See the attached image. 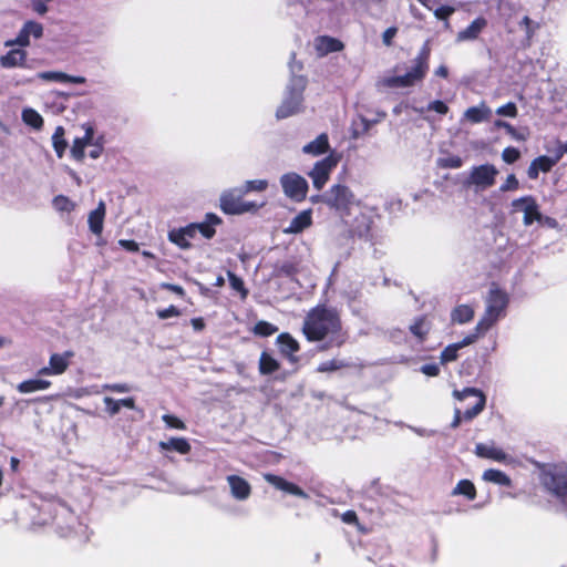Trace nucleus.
Segmentation results:
<instances>
[{"mask_svg":"<svg viewBox=\"0 0 567 567\" xmlns=\"http://www.w3.org/2000/svg\"><path fill=\"white\" fill-rule=\"evenodd\" d=\"M302 331L309 341H323L324 349L340 347L346 340L338 312L324 306H318L308 312Z\"/></svg>","mask_w":567,"mask_h":567,"instance_id":"nucleus-1","label":"nucleus"},{"mask_svg":"<svg viewBox=\"0 0 567 567\" xmlns=\"http://www.w3.org/2000/svg\"><path fill=\"white\" fill-rule=\"evenodd\" d=\"M307 86V80L303 76L291 78L284 95L281 104L276 111V117L287 118L298 114L302 110L303 91Z\"/></svg>","mask_w":567,"mask_h":567,"instance_id":"nucleus-2","label":"nucleus"},{"mask_svg":"<svg viewBox=\"0 0 567 567\" xmlns=\"http://www.w3.org/2000/svg\"><path fill=\"white\" fill-rule=\"evenodd\" d=\"M485 302V313L476 324V330L478 332H486L505 315L508 297L496 286H492Z\"/></svg>","mask_w":567,"mask_h":567,"instance_id":"nucleus-3","label":"nucleus"},{"mask_svg":"<svg viewBox=\"0 0 567 567\" xmlns=\"http://www.w3.org/2000/svg\"><path fill=\"white\" fill-rule=\"evenodd\" d=\"M453 396L461 402L468 399H473L474 402L473 406L467 408L463 413L460 408H455L454 419L451 423L452 427H457L462 421H471L476 417L484 410L486 404V396L481 390L475 388H465L462 391L454 390Z\"/></svg>","mask_w":567,"mask_h":567,"instance_id":"nucleus-4","label":"nucleus"},{"mask_svg":"<svg viewBox=\"0 0 567 567\" xmlns=\"http://www.w3.org/2000/svg\"><path fill=\"white\" fill-rule=\"evenodd\" d=\"M429 51H423L414 60L411 69L403 75H392L383 79L388 87H410L421 82L429 69Z\"/></svg>","mask_w":567,"mask_h":567,"instance_id":"nucleus-5","label":"nucleus"},{"mask_svg":"<svg viewBox=\"0 0 567 567\" xmlns=\"http://www.w3.org/2000/svg\"><path fill=\"white\" fill-rule=\"evenodd\" d=\"M539 470V480L548 492L558 497L567 495V465L545 464Z\"/></svg>","mask_w":567,"mask_h":567,"instance_id":"nucleus-6","label":"nucleus"},{"mask_svg":"<svg viewBox=\"0 0 567 567\" xmlns=\"http://www.w3.org/2000/svg\"><path fill=\"white\" fill-rule=\"evenodd\" d=\"M280 185L284 194L295 202H301L307 196L308 182L295 172L284 174L280 177Z\"/></svg>","mask_w":567,"mask_h":567,"instance_id":"nucleus-7","label":"nucleus"},{"mask_svg":"<svg viewBox=\"0 0 567 567\" xmlns=\"http://www.w3.org/2000/svg\"><path fill=\"white\" fill-rule=\"evenodd\" d=\"M339 158L333 154H330L315 164L312 171L309 173L315 188L318 190L323 188L330 177V173L337 166Z\"/></svg>","mask_w":567,"mask_h":567,"instance_id":"nucleus-8","label":"nucleus"},{"mask_svg":"<svg viewBox=\"0 0 567 567\" xmlns=\"http://www.w3.org/2000/svg\"><path fill=\"white\" fill-rule=\"evenodd\" d=\"M498 171L494 165L484 164L472 168L468 184L478 189H486L494 185Z\"/></svg>","mask_w":567,"mask_h":567,"instance_id":"nucleus-9","label":"nucleus"},{"mask_svg":"<svg viewBox=\"0 0 567 567\" xmlns=\"http://www.w3.org/2000/svg\"><path fill=\"white\" fill-rule=\"evenodd\" d=\"M324 202L338 210H347L354 202V196L347 186L334 185L330 188Z\"/></svg>","mask_w":567,"mask_h":567,"instance_id":"nucleus-10","label":"nucleus"},{"mask_svg":"<svg viewBox=\"0 0 567 567\" xmlns=\"http://www.w3.org/2000/svg\"><path fill=\"white\" fill-rule=\"evenodd\" d=\"M73 357V352L65 351L63 353H53L50 357L49 365L43 367L38 371V375H61L63 374L69 365L70 360Z\"/></svg>","mask_w":567,"mask_h":567,"instance_id":"nucleus-11","label":"nucleus"},{"mask_svg":"<svg viewBox=\"0 0 567 567\" xmlns=\"http://www.w3.org/2000/svg\"><path fill=\"white\" fill-rule=\"evenodd\" d=\"M512 205L514 208L520 209L524 213L523 221L525 226H529L534 221H539L542 219L538 205L532 196H525L515 199L513 200Z\"/></svg>","mask_w":567,"mask_h":567,"instance_id":"nucleus-12","label":"nucleus"},{"mask_svg":"<svg viewBox=\"0 0 567 567\" xmlns=\"http://www.w3.org/2000/svg\"><path fill=\"white\" fill-rule=\"evenodd\" d=\"M82 130H83L84 134L80 137H76L71 147V155L73 156L74 159H76L79 162L84 159L85 148L87 146H91L93 144V142L95 141L94 128L92 125H90L87 123L83 124Z\"/></svg>","mask_w":567,"mask_h":567,"instance_id":"nucleus-13","label":"nucleus"},{"mask_svg":"<svg viewBox=\"0 0 567 567\" xmlns=\"http://www.w3.org/2000/svg\"><path fill=\"white\" fill-rule=\"evenodd\" d=\"M220 208L226 214H243L256 209L257 206L252 203L243 202L240 198L235 197L233 193L228 192L220 196Z\"/></svg>","mask_w":567,"mask_h":567,"instance_id":"nucleus-14","label":"nucleus"},{"mask_svg":"<svg viewBox=\"0 0 567 567\" xmlns=\"http://www.w3.org/2000/svg\"><path fill=\"white\" fill-rule=\"evenodd\" d=\"M563 152L556 151L554 157H548L545 155L538 156L535 158L527 171L528 177L532 179H536L538 177L539 172L547 173L549 172L561 158Z\"/></svg>","mask_w":567,"mask_h":567,"instance_id":"nucleus-15","label":"nucleus"},{"mask_svg":"<svg viewBox=\"0 0 567 567\" xmlns=\"http://www.w3.org/2000/svg\"><path fill=\"white\" fill-rule=\"evenodd\" d=\"M226 481L229 486L230 495L237 501H246L251 495V485L244 477L238 475H228Z\"/></svg>","mask_w":567,"mask_h":567,"instance_id":"nucleus-16","label":"nucleus"},{"mask_svg":"<svg viewBox=\"0 0 567 567\" xmlns=\"http://www.w3.org/2000/svg\"><path fill=\"white\" fill-rule=\"evenodd\" d=\"M475 454L483 458H489L501 463H509L512 458L494 443H478L475 446Z\"/></svg>","mask_w":567,"mask_h":567,"instance_id":"nucleus-17","label":"nucleus"},{"mask_svg":"<svg viewBox=\"0 0 567 567\" xmlns=\"http://www.w3.org/2000/svg\"><path fill=\"white\" fill-rule=\"evenodd\" d=\"M196 237L195 227L189 224L185 227L172 229L168 233V239L182 249L190 247V240Z\"/></svg>","mask_w":567,"mask_h":567,"instance_id":"nucleus-18","label":"nucleus"},{"mask_svg":"<svg viewBox=\"0 0 567 567\" xmlns=\"http://www.w3.org/2000/svg\"><path fill=\"white\" fill-rule=\"evenodd\" d=\"M264 478L275 486L277 489L284 491L286 493L292 494L298 497L308 498V494L305 493L299 486L296 484L286 481L285 478L274 475V474H265Z\"/></svg>","mask_w":567,"mask_h":567,"instance_id":"nucleus-19","label":"nucleus"},{"mask_svg":"<svg viewBox=\"0 0 567 567\" xmlns=\"http://www.w3.org/2000/svg\"><path fill=\"white\" fill-rule=\"evenodd\" d=\"M37 78L45 81V82H56V83H74V84H83L86 82L84 76L80 75H69L61 71H44L39 72Z\"/></svg>","mask_w":567,"mask_h":567,"instance_id":"nucleus-20","label":"nucleus"},{"mask_svg":"<svg viewBox=\"0 0 567 567\" xmlns=\"http://www.w3.org/2000/svg\"><path fill=\"white\" fill-rule=\"evenodd\" d=\"M106 207L104 202H100L97 207L89 214L87 224L92 234L101 236L103 231Z\"/></svg>","mask_w":567,"mask_h":567,"instance_id":"nucleus-21","label":"nucleus"},{"mask_svg":"<svg viewBox=\"0 0 567 567\" xmlns=\"http://www.w3.org/2000/svg\"><path fill=\"white\" fill-rule=\"evenodd\" d=\"M313 45L319 56L341 51L343 48V44L339 40L331 37H318L315 39Z\"/></svg>","mask_w":567,"mask_h":567,"instance_id":"nucleus-22","label":"nucleus"},{"mask_svg":"<svg viewBox=\"0 0 567 567\" xmlns=\"http://www.w3.org/2000/svg\"><path fill=\"white\" fill-rule=\"evenodd\" d=\"M384 117H385L384 112H378L377 117L373 120H369L367 117L359 116L358 120L353 121V123H352V130H351L352 137L358 138V137L364 135L365 133H368L371 130V127L374 124L379 123Z\"/></svg>","mask_w":567,"mask_h":567,"instance_id":"nucleus-23","label":"nucleus"},{"mask_svg":"<svg viewBox=\"0 0 567 567\" xmlns=\"http://www.w3.org/2000/svg\"><path fill=\"white\" fill-rule=\"evenodd\" d=\"M312 224V212L306 209L300 212L291 221L290 225L284 229L285 234H299Z\"/></svg>","mask_w":567,"mask_h":567,"instance_id":"nucleus-24","label":"nucleus"},{"mask_svg":"<svg viewBox=\"0 0 567 567\" xmlns=\"http://www.w3.org/2000/svg\"><path fill=\"white\" fill-rule=\"evenodd\" d=\"M221 219L215 214H207L202 223L192 224L195 227V234H200L204 238L210 239L214 237L216 230L215 226L219 225Z\"/></svg>","mask_w":567,"mask_h":567,"instance_id":"nucleus-25","label":"nucleus"},{"mask_svg":"<svg viewBox=\"0 0 567 567\" xmlns=\"http://www.w3.org/2000/svg\"><path fill=\"white\" fill-rule=\"evenodd\" d=\"M487 21L484 18L475 19L466 29L460 31L456 35L457 42L472 41L477 39L480 33L486 27Z\"/></svg>","mask_w":567,"mask_h":567,"instance_id":"nucleus-26","label":"nucleus"},{"mask_svg":"<svg viewBox=\"0 0 567 567\" xmlns=\"http://www.w3.org/2000/svg\"><path fill=\"white\" fill-rule=\"evenodd\" d=\"M491 114V109L484 102H482L476 106L468 107L464 112L463 116L464 120L468 121L470 123L477 124L484 121H488Z\"/></svg>","mask_w":567,"mask_h":567,"instance_id":"nucleus-27","label":"nucleus"},{"mask_svg":"<svg viewBox=\"0 0 567 567\" xmlns=\"http://www.w3.org/2000/svg\"><path fill=\"white\" fill-rule=\"evenodd\" d=\"M329 138L326 133L320 134L316 140L307 143L302 152L307 155L319 156L329 151Z\"/></svg>","mask_w":567,"mask_h":567,"instance_id":"nucleus-28","label":"nucleus"},{"mask_svg":"<svg viewBox=\"0 0 567 567\" xmlns=\"http://www.w3.org/2000/svg\"><path fill=\"white\" fill-rule=\"evenodd\" d=\"M51 381L45 379H30L22 381L17 385V390L22 394L33 393L37 391H44L51 386Z\"/></svg>","mask_w":567,"mask_h":567,"instance_id":"nucleus-29","label":"nucleus"},{"mask_svg":"<svg viewBox=\"0 0 567 567\" xmlns=\"http://www.w3.org/2000/svg\"><path fill=\"white\" fill-rule=\"evenodd\" d=\"M474 309L468 305H460L451 312V320L454 323L464 324L474 318Z\"/></svg>","mask_w":567,"mask_h":567,"instance_id":"nucleus-30","label":"nucleus"},{"mask_svg":"<svg viewBox=\"0 0 567 567\" xmlns=\"http://www.w3.org/2000/svg\"><path fill=\"white\" fill-rule=\"evenodd\" d=\"M158 445L163 451L174 450L181 454H187L190 451V444L183 437H172L168 441L159 442Z\"/></svg>","mask_w":567,"mask_h":567,"instance_id":"nucleus-31","label":"nucleus"},{"mask_svg":"<svg viewBox=\"0 0 567 567\" xmlns=\"http://www.w3.org/2000/svg\"><path fill=\"white\" fill-rule=\"evenodd\" d=\"M25 56L27 53L23 50L14 49L0 58V64L3 68H13L22 64Z\"/></svg>","mask_w":567,"mask_h":567,"instance_id":"nucleus-32","label":"nucleus"},{"mask_svg":"<svg viewBox=\"0 0 567 567\" xmlns=\"http://www.w3.org/2000/svg\"><path fill=\"white\" fill-rule=\"evenodd\" d=\"M277 342L279 344L281 353L286 355H291L299 350L298 342L289 333L279 334L277 338Z\"/></svg>","mask_w":567,"mask_h":567,"instance_id":"nucleus-33","label":"nucleus"},{"mask_svg":"<svg viewBox=\"0 0 567 567\" xmlns=\"http://www.w3.org/2000/svg\"><path fill=\"white\" fill-rule=\"evenodd\" d=\"M452 495H463L467 499L473 501L476 497V488L474 484L468 480L460 481L452 491Z\"/></svg>","mask_w":567,"mask_h":567,"instance_id":"nucleus-34","label":"nucleus"},{"mask_svg":"<svg viewBox=\"0 0 567 567\" xmlns=\"http://www.w3.org/2000/svg\"><path fill=\"white\" fill-rule=\"evenodd\" d=\"M482 477L485 482L504 485V486L511 485L509 476H507L504 472L498 471V470H494V468L486 470L483 473Z\"/></svg>","mask_w":567,"mask_h":567,"instance_id":"nucleus-35","label":"nucleus"},{"mask_svg":"<svg viewBox=\"0 0 567 567\" xmlns=\"http://www.w3.org/2000/svg\"><path fill=\"white\" fill-rule=\"evenodd\" d=\"M22 121L35 130H40L43 125V118L40 113L31 107H27L22 111Z\"/></svg>","mask_w":567,"mask_h":567,"instance_id":"nucleus-36","label":"nucleus"},{"mask_svg":"<svg viewBox=\"0 0 567 567\" xmlns=\"http://www.w3.org/2000/svg\"><path fill=\"white\" fill-rule=\"evenodd\" d=\"M279 363L267 352H262L259 360V371L261 374H269L277 371Z\"/></svg>","mask_w":567,"mask_h":567,"instance_id":"nucleus-37","label":"nucleus"},{"mask_svg":"<svg viewBox=\"0 0 567 567\" xmlns=\"http://www.w3.org/2000/svg\"><path fill=\"white\" fill-rule=\"evenodd\" d=\"M415 112H417L420 115H424L427 112H435L437 114L444 115L449 112V106L445 102L441 100H435L430 102L425 107H415Z\"/></svg>","mask_w":567,"mask_h":567,"instance_id":"nucleus-38","label":"nucleus"},{"mask_svg":"<svg viewBox=\"0 0 567 567\" xmlns=\"http://www.w3.org/2000/svg\"><path fill=\"white\" fill-rule=\"evenodd\" d=\"M52 205L54 209L60 213H71L76 208V204L63 195L55 196L52 200Z\"/></svg>","mask_w":567,"mask_h":567,"instance_id":"nucleus-39","label":"nucleus"},{"mask_svg":"<svg viewBox=\"0 0 567 567\" xmlns=\"http://www.w3.org/2000/svg\"><path fill=\"white\" fill-rule=\"evenodd\" d=\"M430 329L431 324L424 317L415 320V322L410 327L411 332L420 340H423L425 338Z\"/></svg>","mask_w":567,"mask_h":567,"instance_id":"nucleus-40","label":"nucleus"},{"mask_svg":"<svg viewBox=\"0 0 567 567\" xmlns=\"http://www.w3.org/2000/svg\"><path fill=\"white\" fill-rule=\"evenodd\" d=\"M298 271V262L295 259H289L278 264L275 268L277 276H292Z\"/></svg>","mask_w":567,"mask_h":567,"instance_id":"nucleus-41","label":"nucleus"},{"mask_svg":"<svg viewBox=\"0 0 567 567\" xmlns=\"http://www.w3.org/2000/svg\"><path fill=\"white\" fill-rule=\"evenodd\" d=\"M53 147L59 157L63 156V153L66 148V142L64 140V131L62 127H58L52 136Z\"/></svg>","mask_w":567,"mask_h":567,"instance_id":"nucleus-42","label":"nucleus"},{"mask_svg":"<svg viewBox=\"0 0 567 567\" xmlns=\"http://www.w3.org/2000/svg\"><path fill=\"white\" fill-rule=\"evenodd\" d=\"M278 331V328L276 326H274L272 323L270 322H267V321H258L254 329H252V332L257 336H261V337H269L274 333H276Z\"/></svg>","mask_w":567,"mask_h":567,"instance_id":"nucleus-43","label":"nucleus"},{"mask_svg":"<svg viewBox=\"0 0 567 567\" xmlns=\"http://www.w3.org/2000/svg\"><path fill=\"white\" fill-rule=\"evenodd\" d=\"M461 349L456 346V343L449 344L440 355V361L442 364H446L455 361L458 358V351Z\"/></svg>","mask_w":567,"mask_h":567,"instance_id":"nucleus-44","label":"nucleus"},{"mask_svg":"<svg viewBox=\"0 0 567 567\" xmlns=\"http://www.w3.org/2000/svg\"><path fill=\"white\" fill-rule=\"evenodd\" d=\"M268 187V182L266 179H254L246 182L245 186L240 190L243 194L249 192H262Z\"/></svg>","mask_w":567,"mask_h":567,"instance_id":"nucleus-45","label":"nucleus"},{"mask_svg":"<svg viewBox=\"0 0 567 567\" xmlns=\"http://www.w3.org/2000/svg\"><path fill=\"white\" fill-rule=\"evenodd\" d=\"M227 276L229 279L230 287L234 290L238 291L241 295V298H246L248 295V291L245 288L244 281L231 271H228Z\"/></svg>","mask_w":567,"mask_h":567,"instance_id":"nucleus-46","label":"nucleus"},{"mask_svg":"<svg viewBox=\"0 0 567 567\" xmlns=\"http://www.w3.org/2000/svg\"><path fill=\"white\" fill-rule=\"evenodd\" d=\"M23 28L24 31H27V33L34 39H40L43 35L42 24L33 20L27 21L23 24Z\"/></svg>","mask_w":567,"mask_h":567,"instance_id":"nucleus-47","label":"nucleus"},{"mask_svg":"<svg viewBox=\"0 0 567 567\" xmlns=\"http://www.w3.org/2000/svg\"><path fill=\"white\" fill-rule=\"evenodd\" d=\"M496 114L499 116L514 118L517 116L518 110L515 103L508 102L507 104L497 107Z\"/></svg>","mask_w":567,"mask_h":567,"instance_id":"nucleus-48","label":"nucleus"},{"mask_svg":"<svg viewBox=\"0 0 567 567\" xmlns=\"http://www.w3.org/2000/svg\"><path fill=\"white\" fill-rule=\"evenodd\" d=\"M30 35L24 31L22 27L19 34L14 40H9L6 42V47L19 45V47H28L30 44Z\"/></svg>","mask_w":567,"mask_h":567,"instance_id":"nucleus-49","label":"nucleus"},{"mask_svg":"<svg viewBox=\"0 0 567 567\" xmlns=\"http://www.w3.org/2000/svg\"><path fill=\"white\" fill-rule=\"evenodd\" d=\"M495 127L497 128H503L507 132V134H509L512 137H514L515 140H518V141H523L525 140V137L523 135H519L517 133V131L515 130V127L513 125H511L509 123L505 122V121H502V120H497L495 121L494 123Z\"/></svg>","mask_w":567,"mask_h":567,"instance_id":"nucleus-50","label":"nucleus"},{"mask_svg":"<svg viewBox=\"0 0 567 567\" xmlns=\"http://www.w3.org/2000/svg\"><path fill=\"white\" fill-rule=\"evenodd\" d=\"M162 420L165 422V424L168 427H172V429L185 430V427H186L185 423L175 415L165 414L162 416Z\"/></svg>","mask_w":567,"mask_h":567,"instance_id":"nucleus-51","label":"nucleus"},{"mask_svg":"<svg viewBox=\"0 0 567 567\" xmlns=\"http://www.w3.org/2000/svg\"><path fill=\"white\" fill-rule=\"evenodd\" d=\"M519 156L520 153L515 147H506L502 153L503 159L508 164L516 162L519 158Z\"/></svg>","mask_w":567,"mask_h":567,"instance_id":"nucleus-52","label":"nucleus"},{"mask_svg":"<svg viewBox=\"0 0 567 567\" xmlns=\"http://www.w3.org/2000/svg\"><path fill=\"white\" fill-rule=\"evenodd\" d=\"M442 167L460 168L463 165V161L458 156H450L440 161Z\"/></svg>","mask_w":567,"mask_h":567,"instance_id":"nucleus-53","label":"nucleus"},{"mask_svg":"<svg viewBox=\"0 0 567 567\" xmlns=\"http://www.w3.org/2000/svg\"><path fill=\"white\" fill-rule=\"evenodd\" d=\"M156 313H157V317L162 320L181 316V311L175 306H169L168 308L159 309V310H157Z\"/></svg>","mask_w":567,"mask_h":567,"instance_id":"nucleus-54","label":"nucleus"},{"mask_svg":"<svg viewBox=\"0 0 567 567\" xmlns=\"http://www.w3.org/2000/svg\"><path fill=\"white\" fill-rule=\"evenodd\" d=\"M52 0H31V8L34 12L43 16L48 12V3Z\"/></svg>","mask_w":567,"mask_h":567,"instance_id":"nucleus-55","label":"nucleus"},{"mask_svg":"<svg viewBox=\"0 0 567 567\" xmlns=\"http://www.w3.org/2000/svg\"><path fill=\"white\" fill-rule=\"evenodd\" d=\"M454 11H455V9L453 7L442 6V7L434 9V16L439 20H447L451 14H453Z\"/></svg>","mask_w":567,"mask_h":567,"instance_id":"nucleus-56","label":"nucleus"},{"mask_svg":"<svg viewBox=\"0 0 567 567\" xmlns=\"http://www.w3.org/2000/svg\"><path fill=\"white\" fill-rule=\"evenodd\" d=\"M103 389L115 393H127L131 391V386L126 383L105 384Z\"/></svg>","mask_w":567,"mask_h":567,"instance_id":"nucleus-57","label":"nucleus"},{"mask_svg":"<svg viewBox=\"0 0 567 567\" xmlns=\"http://www.w3.org/2000/svg\"><path fill=\"white\" fill-rule=\"evenodd\" d=\"M103 401L106 405V411L109 412L110 415H115L120 412L121 406L118 405L116 400L110 396H105Z\"/></svg>","mask_w":567,"mask_h":567,"instance_id":"nucleus-58","label":"nucleus"},{"mask_svg":"<svg viewBox=\"0 0 567 567\" xmlns=\"http://www.w3.org/2000/svg\"><path fill=\"white\" fill-rule=\"evenodd\" d=\"M518 188V181L515 175H508L505 183L501 186L502 192L515 190Z\"/></svg>","mask_w":567,"mask_h":567,"instance_id":"nucleus-59","label":"nucleus"},{"mask_svg":"<svg viewBox=\"0 0 567 567\" xmlns=\"http://www.w3.org/2000/svg\"><path fill=\"white\" fill-rule=\"evenodd\" d=\"M341 367H342V364L340 362H338L337 360H331V361L322 362L318 367V371H320V372L334 371V370L340 369Z\"/></svg>","mask_w":567,"mask_h":567,"instance_id":"nucleus-60","label":"nucleus"},{"mask_svg":"<svg viewBox=\"0 0 567 567\" xmlns=\"http://www.w3.org/2000/svg\"><path fill=\"white\" fill-rule=\"evenodd\" d=\"M484 332H478L476 329H475V333H472V334H468L466 336L462 341L460 342H456V346L460 348V349H463L467 346H471L473 344L480 334H483Z\"/></svg>","mask_w":567,"mask_h":567,"instance_id":"nucleus-61","label":"nucleus"},{"mask_svg":"<svg viewBox=\"0 0 567 567\" xmlns=\"http://www.w3.org/2000/svg\"><path fill=\"white\" fill-rule=\"evenodd\" d=\"M91 150L89 152V156L93 159L99 158L102 155L103 152V145L100 138L95 140L93 144L91 145Z\"/></svg>","mask_w":567,"mask_h":567,"instance_id":"nucleus-62","label":"nucleus"},{"mask_svg":"<svg viewBox=\"0 0 567 567\" xmlns=\"http://www.w3.org/2000/svg\"><path fill=\"white\" fill-rule=\"evenodd\" d=\"M398 29L394 27L388 28L383 34L382 40L385 45H391L393 38L396 35Z\"/></svg>","mask_w":567,"mask_h":567,"instance_id":"nucleus-63","label":"nucleus"},{"mask_svg":"<svg viewBox=\"0 0 567 567\" xmlns=\"http://www.w3.org/2000/svg\"><path fill=\"white\" fill-rule=\"evenodd\" d=\"M422 373L427 377H436L440 373V368L437 364H424L421 367Z\"/></svg>","mask_w":567,"mask_h":567,"instance_id":"nucleus-64","label":"nucleus"}]
</instances>
